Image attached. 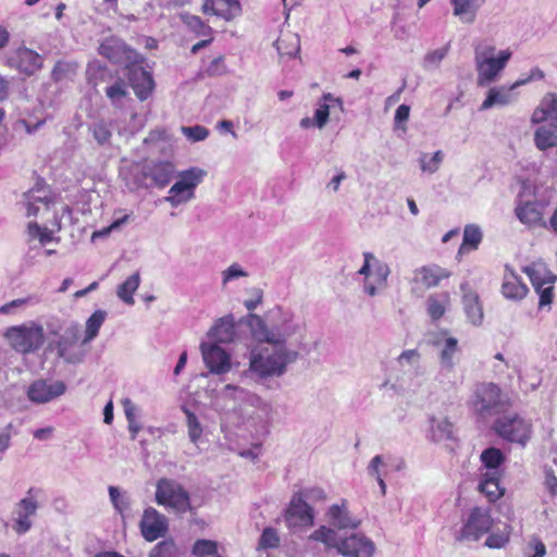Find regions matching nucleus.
<instances>
[{
    "label": "nucleus",
    "mask_w": 557,
    "mask_h": 557,
    "mask_svg": "<svg viewBox=\"0 0 557 557\" xmlns=\"http://www.w3.org/2000/svg\"><path fill=\"white\" fill-rule=\"evenodd\" d=\"M329 116L330 104L325 102H319L313 116L315 127L320 129L323 128L329 121Z\"/></svg>",
    "instance_id": "nucleus-64"
},
{
    "label": "nucleus",
    "mask_w": 557,
    "mask_h": 557,
    "mask_svg": "<svg viewBox=\"0 0 557 557\" xmlns=\"http://www.w3.org/2000/svg\"><path fill=\"white\" fill-rule=\"evenodd\" d=\"M460 288L462 290L463 311L468 321L475 326L481 325L484 313L479 295L468 287V283H462Z\"/></svg>",
    "instance_id": "nucleus-27"
},
{
    "label": "nucleus",
    "mask_w": 557,
    "mask_h": 557,
    "mask_svg": "<svg viewBox=\"0 0 557 557\" xmlns=\"http://www.w3.org/2000/svg\"><path fill=\"white\" fill-rule=\"evenodd\" d=\"M309 540L321 542L327 549L336 548L338 552L341 540L333 528L322 525L310 534Z\"/></svg>",
    "instance_id": "nucleus-43"
},
{
    "label": "nucleus",
    "mask_w": 557,
    "mask_h": 557,
    "mask_svg": "<svg viewBox=\"0 0 557 557\" xmlns=\"http://www.w3.org/2000/svg\"><path fill=\"white\" fill-rule=\"evenodd\" d=\"M53 228L48 230L47 227L39 226L36 222L28 224V234L32 238H37L40 244L45 245L53 239Z\"/></svg>",
    "instance_id": "nucleus-57"
},
{
    "label": "nucleus",
    "mask_w": 557,
    "mask_h": 557,
    "mask_svg": "<svg viewBox=\"0 0 557 557\" xmlns=\"http://www.w3.org/2000/svg\"><path fill=\"white\" fill-rule=\"evenodd\" d=\"M123 180L129 190H137L139 188L148 187V174L146 171V163H133L122 172Z\"/></svg>",
    "instance_id": "nucleus-32"
},
{
    "label": "nucleus",
    "mask_w": 557,
    "mask_h": 557,
    "mask_svg": "<svg viewBox=\"0 0 557 557\" xmlns=\"http://www.w3.org/2000/svg\"><path fill=\"white\" fill-rule=\"evenodd\" d=\"M248 326L257 342L249 350L248 371L258 381L285 375L299 359V350L293 338L300 334L301 325L294 313L276 307L265 318L250 314Z\"/></svg>",
    "instance_id": "nucleus-1"
},
{
    "label": "nucleus",
    "mask_w": 557,
    "mask_h": 557,
    "mask_svg": "<svg viewBox=\"0 0 557 557\" xmlns=\"http://www.w3.org/2000/svg\"><path fill=\"white\" fill-rule=\"evenodd\" d=\"M534 143L540 150H546L557 146V125L550 122L549 125L540 126L534 134Z\"/></svg>",
    "instance_id": "nucleus-35"
},
{
    "label": "nucleus",
    "mask_w": 557,
    "mask_h": 557,
    "mask_svg": "<svg viewBox=\"0 0 557 557\" xmlns=\"http://www.w3.org/2000/svg\"><path fill=\"white\" fill-rule=\"evenodd\" d=\"M493 524L488 509L474 507L469 511L455 537L459 542H478L492 530Z\"/></svg>",
    "instance_id": "nucleus-9"
},
{
    "label": "nucleus",
    "mask_w": 557,
    "mask_h": 557,
    "mask_svg": "<svg viewBox=\"0 0 557 557\" xmlns=\"http://www.w3.org/2000/svg\"><path fill=\"white\" fill-rule=\"evenodd\" d=\"M109 496L114 509L123 515L131 506L129 497L116 486H109Z\"/></svg>",
    "instance_id": "nucleus-51"
},
{
    "label": "nucleus",
    "mask_w": 557,
    "mask_h": 557,
    "mask_svg": "<svg viewBox=\"0 0 557 557\" xmlns=\"http://www.w3.org/2000/svg\"><path fill=\"white\" fill-rule=\"evenodd\" d=\"M481 461L483 466L486 468L485 473H490L493 475H502L500 466L505 461V456L500 449L495 447L486 448L481 454Z\"/></svg>",
    "instance_id": "nucleus-39"
},
{
    "label": "nucleus",
    "mask_w": 557,
    "mask_h": 557,
    "mask_svg": "<svg viewBox=\"0 0 557 557\" xmlns=\"http://www.w3.org/2000/svg\"><path fill=\"white\" fill-rule=\"evenodd\" d=\"M430 437L433 442H443L451 438L454 425L447 418L430 419Z\"/></svg>",
    "instance_id": "nucleus-36"
},
{
    "label": "nucleus",
    "mask_w": 557,
    "mask_h": 557,
    "mask_svg": "<svg viewBox=\"0 0 557 557\" xmlns=\"http://www.w3.org/2000/svg\"><path fill=\"white\" fill-rule=\"evenodd\" d=\"M524 273L529 276L534 288H540L546 284H553L555 276L544 268H536L535 265H529L523 269Z\"/></svg>",
    "instance_id": "nucleus-47"
},
{
    "label": "nucleus",
    "mask_w": 557,
    "mask_h": 557,
    "mask_svg": "<svg viewBox=\"0 0 557 557\" xmlns=\"http://www.w3.org/2000/svg\"><path fill=\"white\" fill-rule=\"evenodd\" d=\"M515 88L513 84L510 87L499 86L491 88L480 110L484 111L493 107H505L512 103L516 100V95L513 94Z\"/></svg>",
    "instance_id": "nucleus-30"
},
{
    "label": "nucleus",
    "mask_w": 557,
    "mask_h": 557,
    "mask_svg": "<svg viewBox=\"0 0 557 557\" xmlns=\"http://www.w3.org/2000/svg\"><path fill=\"white\" fill-rule=\"evenodd\" d=\"M218 553V544L211 540H198L193 547V554L196 557H212Z\"/></svg>",
    "instance_id": "nucleus-54"
},
{
    "label": "nucleus",
    "mask_w": 557,
    "mask_h": 557,
    "mask_svg": "<svg viewBox=\"0 0 557 557\" xmlns=\"http://www.w3.org/2000/svg\"><path fill=\"white\" fill-rule=\"evenodd\" d=\"M180 18L196 36H209L212 34V28L197 15L182 12L180 14Z\"/></svg>",
    "instance_id": "nucleus-46"
},
{
    "label": "nucleus",
    "mask_w": 557,
    "mask_h": 557,
    "mask_svg": "<svg viewBox=\"0 0 557 557\" xmlns=\"http://www.w3.org/2000/svg\"><path fill=\"white\" fill-rule=\"evenodd\" d=\"M129 214H124L120 218H116L109 226L102 227L101 230L94 232L91 236L92 240H95L96 238L106 237L110 233L120 230L124 224H126L129 221Z\"/></svg>",
    "instance_id": "nucleus-60"
},
{
    "label": "nucleus",
    "mask_w": 557,
    "mask_h": 557,
    "mask_svg": "<svg viewBox=\"0 0 557 557\" xmlns=\"http://www.w3.org/2000/svg\"><path fill=\"white\" fill-rule=\"evenodd\" d=\"M88 132L99 146L110 144L112 137L111 124L104 120H98L88 126Z\"/></svg>",
    "instance_id": "nucleus-45"
},
{
    "label": "nucleus",
    "mask_w": 557,
    "mask_h": 557,
    "mask_svg": "<svg viewBox=\"0 0 557 557\" xmlns=\"http://www.w3.org/2000/svg\"><path fill=\"white\" fill-rule=\"evenodd\" d=\"M177 548L173 541L166 540L158 543L150 552L149 557H176Z\"/></svg>",
    "instance_id": "nucleus-55"
},
{
    "label": "nucleus",
    "mask_w": 557,
    "mask_h": 557,
    "mask_svg": "<svg viewBox=\"0 0 557 557\" xmlns=\"http://www.w3.org/2000/svg\"><path fill=\"white\" fill-rule=\"evenodd\" d=\"M448 53V46L429 51L422 61V66L425 71L437 70Z\"/></svg>",
    "instance_id": "nucleus-50"
},
{
    "label": "nucleus",
    "mask_w": 557,
    "mask_h": 557,
    "mask_svg": "<svg viewBox=\"0 0 557 557\" xmlns=\"http://www.w3.org/2000/svg\"><path fill=\"white\" fill-rule=\"evenodd\" d=\"M450 306V295L445 292L430 295L426 300L428 313L432 320L441 319Z\"/></svg>",
    "instance_id": "nucleus-38"
},
{
    "label": "nucleus",
    "mask_w": 557,
    "mask_h": 557,
    "mask_svg": "<svg viewBox=\"0 0 557 557\" xmlns=\"http://www.w3.org/2000/svg\"><path fill=\"white\" fill-rule=\"evenodd\" d=\"M482 232L478 225H467L463 230L462 247L469 246L471 249H476L482 240Z\"/></svg>",
    "instance_id": "nucleus-53"
},
{
    "label": "nucleus",
    "mask_w": 557,
    "mask_h": 557,
    "mask_svg": "<svg viewBox=\"0 0 557 557\" xmlns=\"http://www.w3.org/2000/svg\"><path fill=\"white\" fill-rule=\"evenodd\" d=\"M196 194L189 189L182 181L176 178V182L171 186L164 201L172 208H177L195 199Z\"/></svg>",
    "instance_id": "nucleus-33"
},
{
    "label": "nucleus",
    "mask_w": 557,
    "mask_h": 557,
    "mask_svg": "<svg viewBox=\"0 0 557 557\" xmlns=\"http://www.w3.org/2000/svg\"><path fill=\"white\" fill-rule=\"evenodd\" d=\"M146 171L151 184L163 188L173 178L175 166L170 161H151L146 163Z\"/></svg>",
    "instance_id": "nucleus-28"
},
{
    "label": "nucleus",
    "mask_w": 557,
    "mask_h": 557,
    "mask_svg": "<svg viewBox=\"0 0 557 557\" xmlns=\"http://www.w3.org/2000/svg\"><path fill=\"white\" fill-rule=\"evenodd\" d=\"M106 96L114 107H122L128 96L126 84L119 79L106 88Z\"/></svg>",
    "instance_id": "nucleus-49"
},
{
    "label": "nucleus",
    "mask_w": 557,
    "mask_h": 557,
    "mask_svg": "<svg viewBox=\"0 0 557 557\" xmlns=\"http://www.w3.org/2000/svg\"><path fill=\"white\" fill-rule=\"evenodd\" d=\"M127 77L131 87L139 100L144 101L151 95L154 86L153 79L150 73L137 63V60L127 66Z\"/></svg>",
    "instance_id": "nucleus-20"
},
{
    "label": "nucleus",
    "mask_w": 557,
    "mask_h": 557,
    "mask_svg": "<svg viewBox=\"0 0 557 557\" xmlns=\"http://www.w3.org/2000/svg\"><path fill=\"white\" fill-rule=\"evenodd\" d=\"M468 406L476 417L486 419L505 412L511 406V398L498 385L483 382L475 385Z\"/></svg>",
    "instance_id": "nucleus-3"
},
{
    "label": "nucleus",
    "mask_w": 557,
    "mask_h": 557,
    "mask_svg": "<svg viewBox=\"0 0 557 557\" xmlns=\"http://www.w3.org/2000/svg\"><path fill=\"white\" fill-rule=\"evenodd\" d=\"M182 410L185 413V424L187 428L188 440L191 444L198 447L202 442L205 426L202 425L197 414L190 409L183 407Z\"/></svg>",
    "instance_id": "nucleus-34"
},
{
    "label": "nucleus",
    "mask_w": 557,
    "mask_h": 557,
    "mask_svg": "<svg viewBox=\"0 0 557 557\" xmlns=\"http://www.w3.org/2000/svg\"><path fill=\"white\" fill-rule=\"evenodd\" d=\"M66 391L62 381L37 380L27 389V397L32 403L46 404L60 396Z\"/></svg>",
    "instance_id": "nucleus-15"
},
{
    "label": "nucleus",
    "mask_w": 557,
    "mask_h": 557,
    "mask_svg": "<svg viewBox=\"0 0 557 557\" xmlns=\"http://www.w3.org/2000/svg\"><path fill=\"white\" fill-rule=\"evenodd\" d=\"M4 336L15 351L24 355L35 352L45 342L44 329L35 322L9 327Z\"/></svg>",
    "instance_id": "nucleus-7"
},
{
    "label": "nucleus",
    "mask_w": 557,
    "mask_h": 557,
    "mask_svg": "<svg viewBox=\"0 0 557 557\" xmlns=\"http://www.w3.org/2000/svg\"><path fill=\"white\" fill-rule=\"evenodd\" d=\"M436 345L441 346L436 379L443 386H455L456 364L459 359L458 341L455 337H446L443 343L436 342Z\"/></svg>",
    "instance_id": "nucleus-10"
},
{
    "label": "nucleus",
    "mask_w": 557,
    "mask_h": 557,
    "mask_svg": "<svg viewBox=\"0 0 557 557\" xmlns=\"http://www.w3.org/2000/svg\"><path fill=\"white\" fill-rule=\"evenodd\" d=\"M140 531L146 541L153 542L166 533L168 519L157 509L149 507L143 513Z\"/></svg>",
    "instance_id": "nucleus-18"
},
{
    "label": "nucleus",
    "mask_w": 557,
    "mask_h": 557,
    "mask_svg": "<svg viewBox=\"0 0 557 557\" xmlns=\"http://www.w3.org/2000/svg\"><path fill=\"white\" fill-rule=\"evenodd\" d=\"M8 64L21 73L32 75L42 66V57L36 51L21 46L8 57Z\"/></svg>",
    "instance_id": "nucleus-16"
},
{
    "label": "nucleus",
    "mask_w": 557,
    "mask_h": 557,
    "mask_svg": "<svg viewBox=\"0 0 557 557\" xmlns=\"http://www.w3.org/2000/svg\"><path fill=\"white\" fill-rule=\"evenodd\" d=\"M543 206L530 199H524L522 194L519 195V200L515 209L516 215L519 221L528 226L542 225L543 220Z\"/></svg>",
    "instance_id": "nucleus-24"
},
{
    "label": "nucleus",
    "mask_w": 557,
    "mask_h": 557,
    "mask_svg": "<svg viewBox=\"0 0 557 557\" xmlns=\"http://www.w3.org/2000/svg\"><path fill=\"white\" fill-rule=\"evenodd\" d=\"M249 273L237 262L232 263L222 271V286L225 287L233 281L247 277Z\"/></svg>",
    "instance_id": "nucleus-52"
},
{
    "label": "nucleus",
    "mask_w": 557,
    "mask_h": 557,
    "mask_svg": "<svg viewBox=\"0 0 557 557\" xmlns=\"http://www.w3.org/2000/svg\"><path fill=\"white\" fill-rule=\"evenodd\" d=\"M500 475L483 473L479 484V490L490 502H495L504 495V488L499 484Z\"/></svg>",
    "instance_id": "nucleus-37"
},
{
    "label": "nucleus",
    "mask_w": 557,
    "mask_h": 557,
    "mask_svg": "<svg viewBox=\"0 0 557 557\" xmlns=\"http://www.w3.org/2000/svg\"><path fill=\"white\" fill-rule=\"evenodd\" d=\"M494 51L495 48L492 46L475 49L478 85L481 87L488 86L495 82L511 57V52L508 49L502 50L497 57H494Z\"/></svg>",
    "instance_id": "nucleus-5"
},
{
    "label": "nucleus",
    "mask_w": 557,
    "mask_h": 557,
    "mask_svg": "<svg viewBox=\"0 0 557 557\" xmlns=\"http://www.w3.org/2000/svg\"><path fill=\"white\" fill-rule=\"evenodd\" d=\"M207 171L198 166H191L187 170L180 171L176 178L182 181L194 193L196 188L203 182L207 176Z\"/></svg>",
    "instance_id": "nucleus-42"
},
{
    "label": "nucleus",
    "mask_w": 557,
    "mask_h": 557,
    "mask_svg": "<svg viewBox=\"0 0 557 557\" xmlns=\"http://www.w3.org/2000/svg\"><path fill=\"white\" fill-rule=\"evenodd\" d=\"M290 49H285L284 44L286 39L278 38L275 41V48L280 55L295 57L299 52V40L296 36H292Z\"/></svg>",
    "instance_id": "nucleus-63"
},
{
    "label": "nucleus",
    "mask_w": 557,
    "mask_h": 557,
    "mask_svg": "<svg viewBox=\"0 0 557 557\" xmlns=\"http://www.w3.org/2000/svg\"><path fill=\"white\" fill-rule=\"evenodd\" d=\"M23 205L26 208L27 216H38L49 213L53 209V219L51 226L59 231L61 228V218L58 216L54 209V201L46 189H32L23 195Z\"/></svg>",
    "instance_id": "nucleus-11"
},
{
    "label": "nucleus",
    "mask_w": 557,
    "mask_h": 557,
    "mask_svg": "<svg viewBox=\"0 0 557 557\" xmlns=\"http://www.w3.org/2000/svg\"><path fill=\"white\" fill-rule=\"evenodd\" d=\"M154 499L159 506L177 515L191 510L189 493L172 479L163 478L157 482Z\"/></svg>",
    "instance_id": "nucleus-4"
},
{
    "label": "nucleus",
    "mask_w": 557,
    "mask_h": 557,
    "mask_svg": "<svg viewBox=\"0 0 557 557\" xmlns=\"http://www.w3.org/2000/svg\"><path fill=\"white\" fill-rule=\"evenodd\" d=\"M450 272L437 264L423 265L413 271V283L425 289L437 286L442 280L448 278Z\"/></svg>",
    "instance_id": "nucleus-23"
},
{
    "label": "nucleus",
    "mask_w": 557,
    "mask_h": 557,
    "mask_svg": "<svg viewBox=\"0 0 557 557\" xmlns=\"http://www.w3.org/2000/svg\"><path fill=\"white\" fill-rule=\"evenodd\" d=\"M486 0H449L453 15L463 24L474 23Z\"/></svg>",
    "instance_id": "nucleus-29"
},
{
    "label": "nucleus",
    "mask_w": 557,
    "mask_h": 557,
    "mask_svg": "<svg viewBox=\"0 0 557 557\" xmlns=\"http://www.w3.org/2000/svg\"><path fill=\"white\" fill-rule=\"evenodd\" d=\"M329 522L338 530L357 529L361 521L354 516L348 509V502L342 499L339 504H334L326 511Z\"/></svg>",
    "instance_id": "nucleus-22"
},
{
    "label": "nucleus",
    "mask_w": 557,
    "mask_h": 557,
    "mask_svg": "<svg viewBox=\"0 0 557 557\" xmlns=\"http://www.w3.org/2000/svg\"><path fill=\"white\" fill-rule=\"evenodd\" d=\"M528 292V286L515 272L513 268L506 264L502 283V295L508 300L520 301L527 296Z\"/></svg>",
    "instance_id": "nucleus-21"
},
{
    "label": "nucleus",
    "mask_w": 557,
    "mask_h": 557,
    "mask_svg": "<svg viewBox=\"0 0 557 557\" xmlns=\"http://www.w3.org/2000/svg\"><path fill=\"white\" fill-rule=\"evenodd\" d=\"M524 555L527 557H544L546 546L539 536H532L525 546Z\"/></svg>",
    "instance_id": "nucleus-59"
},
{
    "label": "nucleus",
    "mask_w": 557,
    "mask_h": 557,
    "mask_svg": "<svg viewBox=\"0 0 557 557\" xmlns=\"http://www.w3.org/2000/svg\"><path fill=\"white\" fill-rule=\"evenodd\" d=\"M421 352L413 349H406L395 359L397 373L391 374L383 383L397 394L414 391L418 386V379L424 375V367L421 362Z\"/></svg>",
    "instance_id": "nucleus-2"
},
{
    "label": "nucleus",
    "mask_w": 557,
    "mask_h": 557,
    "mask_svg": "<svg viewBox=\"0 0 557 557\" xmlns=\"http://www.w3.org/2000/svg\"><path fill=\"white\" fill-rule=\"evenodd\" d=\"M200 351L211 373L221 375L232 370L231 355L216 343L201 342Z\"/></svg>",
    "instance_id": "nucleus-13"
},
{
    "label": "nucleus",
    "mask_w": 557,
    "mask_h": 557,
    "mask_svg": "<svg viewBox=\"0 0 557 557\" xmlns=\"http://www.w3.org/2000/svg\"><path fill=\"white\" fill-rule=\"evenodd\" d=\"M238 0H203L201 11L203 14L216 15L230 21L240 13Z\"/></svg>",
    "instance_id": "nucleus-26"
},
{
    "label": "nucleus",
    "mask_w": 557,
    "mask_h": 557,
    "mask_svg": "<svg viewBox=\"0 0 557 557\" xmlns=\"http://www.w3.org/2000/svg\"><path fill=\"white\" fill-rule=\"evenodd\" d=\"M220 398L225 403H232V409L234 410L244 411L247 407L267 408V403L259 395L233 384L223 387L220 392Z\"/></svg>",
    "instance_id": "nucleus-12"
},
{
    "label": "nucleus",
    "mask_w": 557,
    "mask_h": 557,
    "mask_svg": "<svg viewBox=\"0 0 557 557\" xmlns=\"http://www.w3.org/2000/svg\"><path fill=\"white\" fill-rule=\"evenodd\" d=\"M488 536L485 540L484 545L488 548L500 549L505 547L511 534V527L507 523H504L503 527H497L488 532Z\"/></svg>",
    "instance_id": "nucleus-41"
},
{
    "label": "nucleus",
    "mask_w": 557,
    "mask_h": 557,
    "mask_svg": "<svg viewBox=\"0 0 557 557\" xmlns=\"http://www.w3.org/2000/svg\"><path fill=\"white\" fill-rule=\"evenodd\" d=\"M122 45L116 40H106L99 47V53L113 62L119 61V53Z\"/></svg>",
    "instance_id": "nucleus-58"
},
{
    "label": "nucleus",
    "mask_w": 557,
    "mask_h": 557,
    "mask_svg": "<svg viewBox=\"0 0 557 557\" xmlns=\"http://www.w3.org/2000/svg\"><path fill=\"white\" fill-rule=\"evenodd\" d=\"M280 544V537L277 535V532L272 528H265L260 536L259 540V548L267 549V548H274L278 546Z\"/></svg>",
    "instance_id": "nucleus-61"
},
{
    "label": "nucleus",
    "mask_w": 557,
    "mask_h": 557,
    "mask_svg": "<svg viewBox=\"0 0 557 557\" xmlns=\"http://www.w3.org/2000/svg\"><path fill=\"white\" fill-rule=\"evenodd\" d=\"M107 311L96 310L85 323V334L83 337V344H89L99 334V331L107 319Z\"/></svg>",
    "instance_id": "nucleus-40"
},
{
    "label": "nucleus",
    "mask_w": 557,
    "mask_h": 557,
    "mask_svg": "<svg viewBox=\"0 0 557 557\" xmlns=\"http://www.w3.org/2000/svg\"><path fill=\"white\" fill-rule=\"evenodd\" d=\"M79 337L81 326L74 321L69 322L59 336L55 343L57 354L66 363L76 364L84 361L87 355L85 347L87 344H83V339L79 342Z\"/></svg>",
    "instance_id": "nucleus-8"
},
{
    "label": "nucleus",
    "mask_w": 557,
    "mask_h": 557,
    "mask_svg": "<svg viewBox=\"0 0 557 557\" xmlns=\"http://www.w3.org/2000/svg\"><path fill=\"white\" fill-rule=\"evenodd\" d=\"M32 488L27 492V496L22 498L14 507L13 516V530L17 534H24L32 528V517L36 515L37 502L30 496Z\"/></svg>",
    "instance_id": "nucleus-17"
},
{
    "label": "nucleus",
    "mask_w": 557,
    "mask_h": 557,
    "mask_svg": "<svg viewBox=\"0 0 557 557\" xmlns=\"http://www.w3.org/2000/svg\"><path fill=\"white\" fill-rule=\"evenodd\" d=\"M443 160L444 153L441 150L435 151L433 154L421 153L419 165L423 173L434 174L438 171Z\"/></svg>",
    "instance_id": "nucleus-48"
},
{
    "label": "nucleus",
    "mask_w": 557,
    "mask_h": 557,
    "mask_svg": "<svg viewBox=\"0 0 557 557\" xmlns=\"http://www.w3.org/2000/svg\"><path fill=\"white\" fill-rule=\"evenodd\" d=\"M207 336L218 343H232L235 338L234 318L232 315L219 318L209 329Z\"/></svg>",
    "instance_id": "nucleus-31"
},
{
    "label": "nucleus",
    "mask_w": 557,
    "mask_h": 557,
    "mask_svg": "<svg viewBox=\"0 0 557 557\" xmlns=\"http://www.w3.org/2000/svg\"><path fill=\"white\" fill-rule=\"evenodd\" d=\"M285 522L289 529L313 525V508L307 504L301 494H294L285 510Z\"/></svg>",
    "instance_id": "nucleus-14"
},
{
    "label": "nucleus",
    "mask_w": 557,
    "mask_h": 557,
    "mask_svg": "<svg viewBox=\"0 0 557 557\" xmlns=\"http://www.w3.org/2000/svg\"><path fill=\"white\" fill-rule=\"evenodd\" d=\"M374 550V543L360 533L341 540L338 545V554L344 557H372Z\"/></svg>",
    "instance_id": "nucleus-19"
},
{
    "label": "nucleus",
    "mask_w": 557,
    "mask_h": 557,
    "mask_svg": "<svg viewBox=\"0 0 557 557\" xmlns=\"http://www.w3.org/2000/svg\"><path fill=\"white\" fill-rule=\"evenodd\" d=\"M391 274L389 265L384 262H375L374 271H372L371 275L367 277V281H363L362 289L363 292L374 297L380 294L387 286V278Z\"/></svg>",
    "instance_id": "nucleus-25"
},
{
    "label": "nucleus",
    "mask_w": 557,
    "mask_h": 557,
    "mask_svg": "<svg viewBox=\"0 0 557 557\" xmlns=\"http://www.w3.org/2000/svg\"><path fill=\"white\" fill-rule=\"evenodd\" d=\"M181 132L191 143L202 141L209 136V129L201 125L182 126Z\"/></svg>",
    "instance_id": "nucleus-56"
},
{
    "label": "nucleus",
    "mask_w": 557,
    "mask_h": 557,
    "mask_svg": "<svg viewBox=\"0 0 557 557\" xmlns=\"http://www.w3.org/2000/svg\"><path fill=\"white\" fill-rule=\"evenodd\" d=\"M493 430L500 438L524 447L532 436L533 426L525 417L508 413L494 421Z\"/></svg>",
    "instance_id": "nucleus-6"
},
{
    "label": "nucleus",
    "mask_w": 557,
    "mask_h": 557,
    "mask_svg": "<svg viewBox=\"0 0 557 557\" xmlns=\"http://www.w3.org/2000/svg\"><path fill=\"white\" fill-rule=\"evenodd\" d=\"M381 261L372 252H363V264L358 270V274L363 276V281H367V277L374 271V263Z\"/></svg>",
    "instance_id": "nucleus-62"
},
{
    "label": "nucleus",
    "mask_w": 557,
    "mask_h": 557,
    "mask_svg": "<svg viewBox=\"0 0 557 557\" xmlns=\"http://www.w3.org/2000/svg\"><path fill=\"white\" fill-rule=\"evenodd\" d=\"M140 284L139 273H134L129 277H127L121 285L117 287V296L127 305H134L133 295L138 289Z\"/></svg>",
    "instance_id": "nucleus-44"
}]
</instances>
